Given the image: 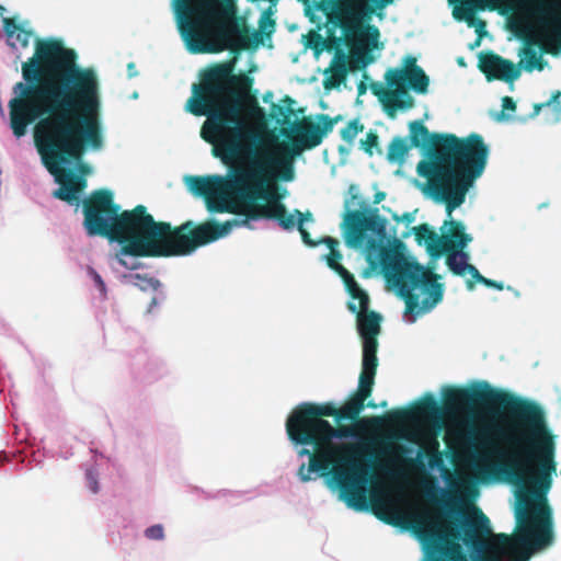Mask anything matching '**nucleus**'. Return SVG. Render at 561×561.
I'll use <instances>...</instances> for the list:
<instances>
[{
  "label": "nucleus",
  "mask_w": 561,
  "mask_h": 561,
  "mask_svg": "<svg viewBox=\"0 0 561 561\" xmlns=\"http://www.w3.org/2000/svg\"><path fill=\"white\" fill-rule=\"evenodd\" d=\"M393 0H334L330 20L346 35L357 34V42L367 50L378 48L379 30L374 25L362 26L375 9H382Z\"/></svg>",
  "instance_id": "obj_11"
},
{
  "label": "nucleus",
  "mask_w": 561,
  "mask_h": 561,
  "mask_svg": "<svg viewBox=\"0 0 561 561\" xmlns=\"http://www.w3.org/2000/svg\"><path fill=\"white\" fill-rule=\"evenodd\" d=\"M157 304H158V299H157V297H156V296H153V297L151 298L150 306H149V308H148V312H151V311H152V308H153L154 306H157Z\"/></svg>",
  "instance_id": "obj_48"
},
{
  "label": "nucleus",
  "mask_w": 561,
  "mask_h": 561,
  "mask_svg": "<svg viewBox=\"0 0 561 561\" xmlns=\"http://www.w3.org/2000/svg\"><path fill=\"white\" fill-rule=\"evenodd\" d=\"M145 535L149 539L159 540L163 538L164 530L161 525H153L146 529Z\"/></svg>",
  "instance_id": "obj_39"
},
{
  "label": "nucleus",
  "mask_w": 561,
  "mask_h": 561,
  "mask_svg": "<svg viewBox=\"0 0 561 561\" xmlns=\"http://www.w3.org/2000/svg\"><path fill=\"white\" fill-rule=\"evenodd\" d=\"M321 242L327 244V247L330 249V252L337 250L339 241L332 237H325L321 240Z\"/></svg>",
  "instance_id": "obj_42"
},
{
  "label": "nucleus",
  "mask_w": 561,
  "mask_h": 561,
  "mask_svg": "<svg viewBox=\"0 0 561 561\" xmlns=\"http://www.w3.org/2000/svg\"><path fill=\"white\" fill-rule=\"evenodd\" d=\"M360 149L369 157L374 154L375 149L378 153H381V149L379 148V137L375 130H369L366 134V138L360 140Z\"/></svg>",
  "instance_id": "obj_33"
},
{
  "label": "nucleus",
  "mask_w": 561,
  "mask_h": 561,
  "mask_svg": "<svg viewBox=\"0 0 561 561\" xmlns=\"http://www.w3.org/2000/svg\"><path fill=\"white\" fill-rule=\"evenodd\" d=\"M396 221H399V220H402L407 224H411L414 221L415 217L412 213H404L401 217H399L398 215H393L392 217Z\"/></svg>",
  "instance_id": "obj_43"
},
{
  "label": "nucleus",
  "mask_w": 561,
  "mask_h": 561,
  "mask_svg": "<svg viewBox=\"0 0 561 561\" xmlns=\"http://www.w3.org/2000/svg\"><path fill=\"white\" fill-rule=\"evenodd\" d=\"M83 227L89 237L108 239L121 206L114 202L113 193L106 188L93 191L82 201Z\"/></svg>",
  "instance_id": "obj_12"
},
{
  "label": "nucleus",
  "mask_w": 561,
  "mask_h": 561,
  "mask_svg": "<svg viewBox=\"0 0 561 561\" xmlns=\"http://www.w3.org/2000/svg\"><path fill=\"white\" fill-rule=\"evenodd\" d=\"M483 285L486 287L495 288L497 290H502L504 288L502 283L486 278V277L484 278Z\"/></svg>",
  "instance_id": "obj_44"
},
{
  "label": "nucleus",
  "mask_w": 561,
  "mask_h": 561,
  "mask_svg": "<svg viewBox=\"0 0 561 561\" xmlns=\"http://www.w3.org/2000/svg\"><path fill=\"white\" fill-rule=\"evenodd\" d=\"M516 110V103L511 96H504L502 99V116L505 111L514 112Z\"/></svg>",
  "instance_id": "obj_40"
},
{
  "label": "nucleus",
  "mask_w": 561,
  "mask_h": 561,
  "mask_svg": "<svg viewBox=\"0 0 561 561\" xmlns=\"http://www.w3.org/2000/svg\"><path fill=\"white\" fill-rule=\"evenodd\" d=\"M131 278L134 279V285L142 291L151 290L156 293L161 286L158 279L147 275L135 274L131 275Z\"/></svg>",
  "instance_id": "obj_31"
},
{
  "label": "nucleus",
  "mask_w": 561,
  "mask_h": 561,
  "mask_svg": "<svg viewBox=\"0 0 561 561\" xmlns=\"http://www.w3.org/2000/svg\"><path fill=\"white\" fill-rule=\"evenodd\" d=\"M517 500L518 533L515 537L504 533L493 534L490 519L477 507L474 517L465 518L460 529L442 523L438 515L427 511L413 514L408 519H403L394 510H390V514L387 515H377L389 525L412 529L423 542L424 561H465L460 539L467 547L482 551L486 548V539L490 538V550L501 554L513 552L517 546L542 547L550 541L549 507L542 504L533 508L528 494L519 493Z\"/></svg>",
  "instance_id": "obj_5"
},
{
  "label": "nucleus",
  "mask_w": 561,
  "mask_h": 561,
  "mask_svg": "<svg viewBox=\"0 0 561 561\" xmlns=\"http://www.w3.org/2000/svg\"><path fill=\"white\" fill-rule=\"evenodd\" d=\"M411 148L407 138L396 136L388 146L387 159L390 162H402Z\"/></svg>",
  "instance_id": "obj_26"
},
{
  "label": "nucleus",
  "mask_w": 561,
  "mask_h": 561,
  "mask_svg": "<svg viewBox=\"0 0 561 561\" xmlns=\"http://www.w3.org/2000/svg\"><path fill=\"white\" fill-rule=\"evenodd\" d=\"M519 56H522L523 59L519 61L517 67L519 68L523 66L524 69L528 72L533 71L534 69L541 71L545 67L541 55H539L530 44L525 45L522 48Z\"/></svg>",
  "instance_id": "obj_25"
},
{
  "label": "nucleus",
  "mask_w": 561,
  "mask_h": 561,
  "mask_svg": "<svg viewBox=\"0 0 561 561\" xmlns=\"http://www.w3.org/2000/svg\"><path fill=\"white\" fill-rule=\"evenodd\" d=\"M342 260V253L339 250L331 251L327 255L328 266L333 270L336 274L339 273V267H344L340 261Z\"/></svg>",
  "instance_id": "obj_37"
},
{
  "label": "nucleus",
  "mask_w": 561,
  "mask_h": 561,
  "mask_svg": "<svg viewBox=\"0 0 561 561\" xmlns=\"http://www.w3.org/2000/svg\"><path fill=\"white\" fill-rule=\"evenodd\" d=\"M3 28L8 37V44L13 47L18 48L20 46L21 48H27L31 42V38L33 36V32L23 28L21 25H19L14 20L12 19H4L3 20Z\"/></svg>",
  "instance_id": "obj_22"
},
{
  "label": "nucleus",
  "mask_w": 561,
  "mask_h": 561,
  "mask_svg": "<svg viewBox=\"0 0 561 561\" xmlns=\"http://www.w3.org/2000/svg\"><path fill=\"white\" fill-rule=\"evenodd\" d=\"M428 467L431 469L443 468L444 459L443 454L439 451V443L437 439H433L427 450Z\"/></svg>",
  "instance_id": "obj_32"
},
{
  "label": "nucleus",
  "mask_w": 561,
  "mask_h": 561,
  "mask_svg": "<svg viewBox=\"0 0 561 561\" xmlns=\"http://www.w3.org/2000/svg\"><path fill=\"white\" fill-rule=\"evenodd\" d=\"M233 62L216 64L205 70L199 82L193 83L192 95L185 110L194 116H206L201 128V137L213 146L211 153L226 165H230L228 176L190 175L185 182L188 188L204 198L221 194L227 190L242 188L252 174L243 172L240 161L248 150L252 134L243 115V93L252 85V78L245 73L236 75Z\"/></svg>",
  "instance_id": "obj_3"
},
{
  "label": "nucleus",
  "mask_w": 561,
  "mask_h": 561,
  "mask_svg": "<svg viewBox=\"0 0 561 561\" xmlns=\"http://www.w3.org/2000/svg\"><path fill=\"white\" fill-rule=\"evenodd\" d=\"M22 77L9 101L10 127L16 138L34 126V144L46 169L60 186L54 197L79 204L85 181L62 164L81 163L87 148L103 147L102 96L98 75L77 64L73 49L60 39L37 38L35 51L22 64Z\"/></svg>",
  "instance_id": "obj_1"
},
{
  "label": "nucleus",
  "mask_w": 561,
  "mask_h": 561,
  "mask_svg": "<svg viewBox=\"0 0 561 561\" xmlns=\"http://www.w3.org/2000/svg\"><path fill=\"white\" fill-rule=\"evenodd\" d=\"M467 274H470L471 278H472V280H467L468 289H470V290L473 289L474 283L483 284L485 277L480 274V272L478 271V268L476 266L470 265L469 270L467 271Z\"/></svg>",
  "instance_id": "obj_38"
},
{
  "label": "nucleus",
  "mask_w": 561,
  "mask_h": 561,
  "mask_svg": "<svg viewBox=\"0 0 561 561\" xmlns=\"http://www.w3.org/2000/svg\"><path fill=\"white\" fill-rule=\"evenodd\" d=\"M443 409L449 414L478 407L497 408L503 412L501 437L512 451L505 472L516 484L536 485L547 492L557 470L556 444L543 408L536 401L495 389L486 381L471 387L448 386L442 391Z\"/></svg>",
  "instance_id": "obj_4"
},
{
  "label": "nucleus",
  "mask_w": 561,
  "mask_h": 561,
  "mask_svg": "<svg viewBox=\"0 0 561 561\" xmlns=\"http://www.w3.org/2000/svg\"><path fill=\"white\" fill-rule=\"evenodd\" d=\"M374 61V57L365 53L363 56L355 58L350 62V67H347L345 60H342L334 68L331 78L328 83H325V88H336L342 81L346 78L348 70H356L366 67L368 64Z\"/></svg>",
  "instance_id": "obj_20"
},
{
  "label": "nucleus",
  "mask_w": 561,
  "mask_h": 561,
  "mask_svg": "<svg viewBox=\"0 0 561 561\" xmlns=\"http://www.w3.org/2000/svg\"><path fill=\"white\" fill-rule=\"evenodd\" d=\"M364 130V125L359 122V118H354L347 123V125L341 130V137L347 144H353L358 133Z\"/></svg>",
  "instance_id": "obj_30"
},
{
  "label": "nucleus",
  "mask_w": 561,
  "mask_h": 561,
  "mask_svg": "<svg viewBox=\"0 0 561 561\" xmlns=\"http://www.w3.org/2000/svg\"><path fill=\"white\" fill-rule=\"evenodd\" d=\"M478 68L488 81L501 80L511 83L520 76V69L513 61L491 50L480 53Z\"/></svg>",
  "instance_id": "obj_15"
},
{
  "label": "nucleus",
  "mask_w": 561,
  "mask_h": 561,
  "mask_svg": "<svg viewBox=\"0 0 561 561\" xmlns=\"http://www.w3.org/2000/svg\"><path fill=\"white\" fill-rule=\"evenodd\" d=\"M134 68H135V65H134L133 62H130V64L128 65V70H129V76H130V77H131V76H134V73L131 72V71H134Z\"/></svg>",
  "instance_id": "obj_50"
},
{
  "label": "nucleus",
  "mask_w": 561,
  "mask_h": 561,
  "mask_svg": "<svg viewBox=\"0 0 561 561\" xmlns=\"http://www.w3.org/2000/svg\"><path fill=\"white\" fill-rule=\"evenodd\" d=\"M342 232L345 244L352 249H359L364 245L374 248L376 240L367 237V231L377 236L386 232V219L378 215V209L369 214L362 210H348L342 222Z\"/></svg>",
  "instance_id": "obj_14"
},
{
  "label": "nucleus",
  "mask_w": 561,
  "mask_h": 561,
  "mask_svg": "<svg viewBox=\"0 0 561 561\" xmlns=\"http://www.w3.org/2000/svg\"><path fill=\"white\" fill-rule=\"evenodd\" d=\"M539 11H540V13H543V14L549 13L546 7H540Z\"/></svg>",
  "instance_id": "obj_52"
},
{
  "label": "nucleus",
  "mask_w": 561,
  "mask_h": 561,
  "mask_svg": "<svg viewBox=\"0 0 561 561\" xmlns=\"http://www.w3.org/2000/svg\"><path fill=\"white\" fill-rule=\"evenodd\" d=\"M442 415V408L432 393H427L420 402L410 409L394 410L388 414L390 421L403 423L420 419H438Z\"/></svg>",
  "instance_id": "obj_16"
},
{
  "label": "nucleus",
  "mask_w": 561,
  "mask_h": 561,
  "mask_svg": "<svg viewBox=\"0 0 561 561\" xmlns=\"http://www.w3.org/2000/svg\"><path fill=\"white\" fill-rule=\"evenodd\" d=\"M347 309L357 316V330L363 341L366 339L377 340V335L380 333L381 316L368 309L359 311L353 301L347 302Z\"/></svg>",
  "instance_id": "obj_18"
},
{
  "label": "nucleus",
  "mask_w": 561,
  "mask_h": 561,
  "mask_svg": "<svg viewBox=\"0 0 561 561\" xmlns=\"http://www.w3.org/2000/svg\"><path fill=\"white\" fill-rule=\"evenodd\" d=\"M357 89H358V93L363 94L366 92V84L362 81V82H359Z\"/></svg>",
  "instance_id": "obj_49"
},
{
  "label": "nucleus",
  "mask_w": 561,
  "mask_h": 561,
  "mask_svg": "<svg viewBox=\"0 0 561 561\" xmlns=\"http://www.w3.org/2000/svg\"><path fill=\"white\" fill-rule=\"evenodd\" d=\"M341 119V115L331 117L328 114H318L317 123L309 118L294 123L290 129H283V135L290 141L289 148L286 149V154L274 156L276 158L289 159L293 162V159L304 150L318 147Z\"/></svg>",
  "instance_id": "obj_13"
},
{
  "label": "nucleus",
  "mask_w": 561,
  "mask_h": 561,
  "mask_svg": "<svg viewBox=\"0 0 561 561\" xmlns=\"http://www.w3.org/2000/svg\"><path fill=\"white\" fill-rule=\"evenodd\" d=\"M448 268L457 276H465L469 266V254L465 251L444 252Z\"/></svg>",
  "instance_id": "obj_24"
},
{
  "label": "nucleus",
  "mask_w": 561,
  "mask_h": 561,
  "mask_svg": "<svg viewBox=\"0 0 561 561\" xmlns=\"http://www.w3.org/2000/svg\"><path fill=\"white\" fill-rule=\"evenodd\" d=\"M545 107H550L554 114L556 119H559L561 116V91L553 92L551 98L546 102L536 103L534 105V112L531 116H537Z\"/></svg>",
  "instance_id": "obj_29"
},
{
  "label": "nucleus",
  "mask_w": 561,
  "mask_h": 561,
  "mask_svg": "<svg viewBox=\"0 0 561 561\" xmlns=\"http://www.w3.org/2000/svg\"><path fill=\"white\" fill-rule=\"evenodd\" d=\"M207 209L210 213H229L237 214L238 197L234 196L233 190H227L221 194L208 195L205 197Z\"/></svg>",
  "instance_id": "obj_21"
},
{
  "label": "nucleus",
  "mask_w": 561,
  "mask_h": 561,
  "mask_svg": "<svg viewBox=\"0 0 561 561\" xmlns=\"http://www.w3.org/2000/svg\"><path fill=\"white\" fill-rule=\"evenodd\" d=\"M314 37H316V45L313 46V48L316 50H320L321 48H319V45H322L323 44V41H322V37L319 35V34H314Z\"/></svg>",
  "instance_id": "obj_47"
},
{
  "label": "nucleus",
  "mask_w": 561,
  "mask_h": 561,
  "mask_svg": "<svg viewBox=\"0 0 561 561\" xmlns=\"http://www.w3.org/2000/svg\"><path fill=\"white\" fill-rule=\"evenodd\" d=\"M385 80L392 89H376L374 93L382 102L388 116L394 117L398 110H409L414 106V99L408 92V84L420 94L427 92L430 79L424 70L416 64L414 56H405L403 68H390L385 75Z\"/></svg>",
  "instance_id": "obj_10"
},
{
  "label": "nucleus",
  "mask_w": 561,
  "mask_h": 561,
  "mask_svg": "<svg viewBox=\"0 0 561 561\" xmlns=\"http://www.w3.org/2000/svg\"><path fill=\"white\" fill-rule=\"evenodd\" d=\"M461 2L460 9H455L454 16L457 20L465 19L469 25L473 24L474 9H484V0H459Z\"/></svg>",
  "instance_id": "obj_28"
},
{
  "label": "nucleus",
  "mask_w": 561,
  "mask_h": 561,
  "mask_svg": "<svg viewBox=\"0 0 561 561\" xmlns=\"http://www.w3.org/2000/svg\"><path fill=\"white\" fill-rule=\"evenodd\" d=\"M479 26L483 28L485 26V23L482 20H479Z\"/></svg>",
  "instance_id": "obj_53"
},
{
  "label": "nucleus",
  "mask_w": 561,
  "mask_h": 561,
  "mask_svg": "<svg viewBox=\"0 0 561 561\" xmlns=\"http://www.w3.org/2000/svg\"><path fill=\"white\" fill-rule=\"evenodd\" d=\"M91 274L93 276V280H94L95 285L99 287L101 293L104 294L106 288H105V283L102 279L101 275L99 273H96L95 271H93V270L91 271Z\"/></svg>",
  "instance_id": "obj_41"
},
{
  "label": "nucleus",
  "mask_w": 561,
  "mask_h": 561,
  "mask_svg": "<svg viewBox=\"0 0 561 561\" xmlns=\"http://www.w3.org/2000/svg\"><path fill=\"white\" fill-rule=\"evenodd\" d=\"M413 233L419 243L426 242L427 251L437 256L439 236L431 229L427 224H422L413 228Z\"/></svg>",
  "instance_id": "obj_23"
},
{
  "label": "nucleus",
  "mask_w": 561,
  "mask_h": 561,
  "mask_svg": "<svg viewBox=\"0 0 561 561\" xmlns=\"http://www.w3.org/2000/svg\"><path fill=\"white\" fill-rule=\"evenodd\" d=\"M386 197V193L385 192H377L374 196V204H379L381 201H383Z\"/></svg>",
  "instance_id": "obj_46"
},
{
  "label": "nucleus",
  "mask_w": 561,
  "mask_h": 561,
  "mask_svg": "<svg viewBox=\"0 0 561 561\" xmlns=\"http://www.w3.org/2000/svg\"><path fill=\"white\" fill-rule=\"evenodd\" d=\"M87 477L90 480V488H91L92 492L96 493L98 492V482H96V480H94V478H93L91 472H87Z\"/></svg>",
  "instance_id": "obj_45"
},
{
  "label": "nucleus",
  "mask_w": 561,
  "mask_h": 561,
  "mask_svg": "<svg viewBox=\"0 0 561 561\" xmlns=\"http://www.w3.org/2000/svg\"><path fill=\"white\" fill-rule=\"evenodd\" d=\"M409 129L412 147L435 146L430 160L420 162L417 170L426 178L433 198L444 203L450 216L465 203L468 191L484 172L489 147L476 133L463 138L454 134L432 136L421 121L411 122Z\"/></svg>",
  "instance_id": "obj_7"
},
{
  "label": "nucleus",
  "mask_w": 561,
  "mask_h": 561,
  "mask_svg": "<svg viewBox=\"0 0 561 561\" xmlns=\"http://www.w3.org/2000/svg\"><path fill=\"white\" fill-rule=\"evenodd\" d=\"M374 383L358 380V387L344 404L337 408L333 402H302L289 414L286 421L288 438L295 445L312 446L313 451L301 449V456H309V465H301L298 476L301 481L311 480L312 472L327 474L330 470L339 484L350 507H366L368 469L359 462L365 455H371L367 445L336 444L335 438H348L356 435L355 426L343 425L342 421L362 423L360 412L365 407L376 409L371 396Z\"/></svg>",
  "instance_id": "obj_2"
},
{
  "label": "nucleus",
  "mask_w": 561,
  "mask_h": 561,
  "mask_svg": "<svg viewBox=\"0 0 561 561\" xmlns=\"http://www.w3.org/2000/svg\"><path fill=\"white\" fill-rule=\"evenodd\" d=\"M380 405H381V407H386V405H387V402H386V401H383Z\"/></svg>",
  "instance_id": "obj_54"
},
{
  "label": "nucleus",
  "mask_w": 561,
  "mask_h": 561,
  "mask_svg": "<svg viewBox=\"0 0 561 561\" xmlns=\"http://www.w3.org/2000/svg\"><path fill=\"white\" fill-rule=\"evenodd\" d=\"M408 462H409V465H411V466H414V465L419 463L420 466H422V467H423V463H422L421 461H420V462H416V460L409 459V460H408Z\"/></svg>",
  "instance_id": "obj_51"
},
{
  "label": "nucleus",
  "mask_w": 561,
  "mask_h": 561,
  "mask_svg": "<svg viewBox=\"0 0 561 561\" xmlns=\"http://www.w3.org/2000/svg\"><path fill=\"white\" fill-rule=\"evenodd\" d=\"M380 265L387 282L405 302V314L428 311L443 299L438 276L397 249H381Z\"/></svg>",
  "instance_id": "obj_9"
},
{
  "label": "nucleus",
  "mask_w": 561,
  "mask_h": 561,
  "mask_svg": "<svg viewBox=\"0 0 561 561\" xmlns=\"http://www.w3.org/2000/svg\"><path fill=\"white\" fill-rule=\"evenodd\" d=\"M337 275L342 278L347 293H350L351 290L354 291L359 286L355 280L353 274L350 273L345 267H339Z\"/></svg>",
  "instance_id": "obj_36"
},
{
  "label": "nucleus",
  "mask_w": 561,
  "mask_h": 561,
  "mask_svg": "<svg viewBox=\"0 0 561 561\" xmlns=\"http://www.w3.org/2000/svg\"><path fill=\"white\" fill-rule=\"evenodd\" d=\"M241 170H247L253 176L245 180L242 188H232L238 197L236 215L242 218H233L222 224L210 219L196 225L198 248L227 236L233 227L250 226V221L260 219L276 220L284 230L297 227L304 243L314 247L317 242L304 227L305 220H311V213L302 214L295 209L294 214H288L277 195V181L289 182L294 179L291 161L276 158L274 153L265 150L249 151L245 161L241 163Z\"/></svg>",
  "instance_id": "obj_6"
},
{
  "label": "nucleus",
  "mask_w": 561,
  "mask_h": 561,
  "mask_svg": "<svg viewBox=\"0 0 561 561\" xmlns=\"http://www.w3.org/2000/svg\"><path fill=\"white\" fill-rule=\"evenodd\" d=\"M282 101L285 105L272 104L271 117L275 118L279 124L289 125L290 116L294 114L293 104L295 101L288 95L284 96Z\"/></svg>",
  "instance_id": "obj_27"
},
{
  "label": "nucleus",
  "mask_w": 561,
  "mask_h": 561,
  "mask_svg": "<svg viewBox=\"0 0 561 561\" xmlns=\"http://www.w3.org/2000/svg\"><path fill=\"white\" fill-rule=\"evenodd\" d=\"M350 296L352 298L351 301L355 302L354 300H358V309L359 311L367 310L369 306V296L368 294L358 286L354 291L351 290Z\"/></svg>",
  "instance_id": "obj_34"
},
{
  "label": "nucleus",
  "mask_w": 561,
  "mask_h": 561,
  "mask_svg": "<svg viewBox=\"0 0 561 561\" xmlns=\"http://www.w3.org/2000/svg\"><path fill=\"white\" fill-rule=\"evenodd\" d=\"M378 341L366 339L363 341V360L359 379L375 383V376L378 367L377 358Z\"/></svg>",
  "instance_id": "obj_19"
},
{
  "label": "nucleus",
  "mask_w": 561,
  "mask_h": 561,
  "mask_svg": "<svg viewBox=\"0 0 561 561\" xmlns=\"http://www.w3.org/2000/svg\"><path fill=\"white\" fill-rule=\"evenodd\" d=\"M378 446L380 447V451L382 454H403L407 453L408 449L401 445H396L390 440L381 439L377 442Z\"/></svg>",
  "instance_id": "obj_35"
},
{
  "label": "nucleus",
  "mask_w": 561,
  "mask_h": 561,
  "mask_svg": "<svg viewBox=\"0 0 561 561\" xmlns=\"http://www.w3.org/2000/svg\"><path fill=\"white\" fill-rule=\"evenodd\" d=\"M196 224L186 220L178 227L167 221H156L146 206L137 205L130 210H121L108 241L122 245L117 259L126 268L127 262L119 255L134 257L185 256L198 249Z\"/></svg>",
  "instance_id": "obj_8"
},
{
  "label": "nucleus",
  "mask_w": 561,
  "mask_h": 561,
  "mask_svg": "<svg viewBox=\"0 0 561 561\" xmlns=\"http://www.w3.org/2000/svg\"><path fill=\"white\" fill-rule=\"evenodd\" d=\"M445 225L449 226V231L448 234L439 237L437 256L444 252L463 251L467 244L472 241V237L465 232L462 222L450 219L445 221Z\"/></svg>",
  "instance_id": "obj_17"
}]
</instances>
